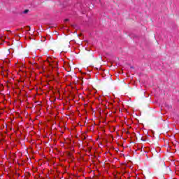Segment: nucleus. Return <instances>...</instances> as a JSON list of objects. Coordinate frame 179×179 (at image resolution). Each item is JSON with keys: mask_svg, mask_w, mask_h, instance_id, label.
<instances>
[{"mask_svg": "<svg viewBox=\"0 0 179 179\" xmlns=\"http://www.w3.org/2000/svg\"><path fill=\"white\" fill-rule=\"evenodd\" d=\"M69 157H72V154L71 152L69 153Z\"/></svg>", "mask_w": 179, "mask_h": 179, "instance_id": "obj_5", "label": "nucleus"}, {"mask_svg": "<svg viewBox=\"0 0 179 179\" xmlns=\"http://www.w3.org/2000/svg\"><path fill=\"white\" fill-rule=\"evenodd\" d=\"M64 22H69V19H65Z\"/></svg>", "mask_w": 179, "mask_h": 179, "instance_id": "obj_6", "label": "nucleus"}, {"mask_svg": "<svg viewBox=\"0 0 179 179\" xmlns=\"http://www.w3.org/2000/svg\"><path fill=\"white\" fill-rule=\"evenodd\" d=\"M3 37V36H0V40H1V41H4V40L2 39Z\"/></svg>", "mask_w": 179, "mask_h": 179, "instance_id": "obj_4", "label": "nucleus"}, {"mask_svg": "<svg viewBox=\"0 0 179 179\" xmlns=\"http://www.w3.org/2000/svg\"><path fill=\"white\" fill-rule=\"evenodd\" d=\"M162 166L164 167V174H169L170 171H171V169L169 166H166V164L164 162H162Z\"/></svg>", "mask_w": 179, "mask_h": 179, "instance_id": "obj_1", "label": "nucleus"}, {"mask_svg": "<svg viewBox=\"0 0 179 179\" xmlns=\"http://www.w3.org/2000/svg\"><path fill=\"white\" fill-rule=\"evenodd\" d=\"M54 64H55V66L52 64V63H50V66H52V68H57L58 62H55Z\"/></svg>", "mask_w": 179, "mask_h": 179, "instance_id": "obj_2", "label": "nucleus"}, {"mask_svg": "<svg viewBox=\"0 0 179 179\" xmlns=\"http://www.w3.org/2000/svg\"><path fill=\"white\" fill-rule=\"evenodd\" d=\"M29 13V10H25L23 11V13Z\"/></svg>", "mask_w": 179, "mask_h": 179, "instance_id": "obj_3", "label": "nucleus"}]
</instances>
